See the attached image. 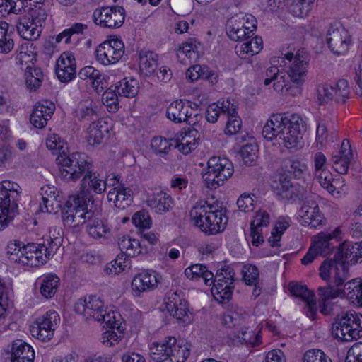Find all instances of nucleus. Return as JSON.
<instances>
[{"label": "nucleus", "mask_w": 362, "mask_h": 362, "mask_svg": "<svg viewBox=\"0 0 362 362\" xmlns=\"http://www.w3.org/2000/svg\"><path fill=\"white\" fill-rule=\"evenodd\" d=\"M284 59L289 62L287 74L293 83L296 84V88H300L305 81L308 59L306 53L303 51H298L296 54L288 52Z\"/></svg>", "instance_id": "nucleus-12"}, {"label": "nucleus", "mask_w": 362, "mask_h": 362, "mask_svg": "<svg viewBox=\"0 0 362 362\" xmlns=\"http://www.w3.org/2000/svg\"><path fill=\"white\" fill-rule=\"evenodd\" d=\"M289 290L292 295L301 298L305 302L313 300L315 293L309 290L305 286L292 282L289 284Z\"/></svg>", "instance_id": "nucleus-52"}, {"label": "nucleus", "mask_w": 362, "mask_h": 362, "mask_svg": "<svg viewBox=\"0 0 362 362\" xmlns=\"http://www.w3.org/2000/svg\"><path fill=\"white\" fill-rule=\"evenodd\" d=\"M132 223L136 227L149 228L152 221L148 214L145 211H139L135 213L132 217Z\"/></svg>", "instance_id": "nucleus-64"}, {"label": "nucleus", "mask_w": 362, "mask_h": 362, "mask_svg": "<svg viewBox=\"0 0 362 362\" xmlns=\"http://www.w3.org/2000/svg\"><path fill=\"white\" fill-rule=\"evenodd\" d=\"M124 53V44L120 38L113 37L101 43L95 50L96 59L107 66L117 63Z\"/></svg>", "instance_id": "nucleus-13"}, {"label": "nucleus", "mask_w": 362, "mask_h": 362, "mask_svg": "<svg viewBox=\"0 0 362 362\" xmlns=\"http://www.w3.org/2000/svg\"><path fill=\"white\" fill-rule=\"evenodd\" d=\"M172 144L170 142L163 137L154 138L151 141V147L154 152L160 156H164L170 149Z\"/></svg>", "instance_id": "nucleus-59"}, {"label": "nucleus", "mask_w": 362, "mask_h": 362, "mask_svg": "<svg viewBox=\"0 0 362 362\" xmlns=\"http://www.w3.org/2000/svg\"><path fill=\"white\" fill-rule=\"evenodd\" d=\"M278 194L286 200L296 201L303 196V189L299 185H295L286 177L280 180Z\"/></svg>", "instance_id": "nucleus-35"}, {"label": "nucleus", "mask_w": 362, "mask_h": 362, "mask_svg": "<svg viewBox=\"0 0 362 362\" xmlns=\"http://www.w3.org/2000/svg\"><path fill=\"white\" fill-rule=\"evenodd\" d=\"M316 176L320 185L329 194L333 196L335 194H340V189L344 186V182L342 177L334 179L333 175L328 170H321L320 173L316 174Z\"/></svg>", "instance_id": "nucleus-31"}, {"label": "nucleus", "mask_w": 362, "mask_h": 362, "mask_svg": "<svg viewBox=\"0 0 362 362\" xmlns=\"http://www.w3.org/2000/svg\"><path fill=\"white\" fill-rule=\"evenodd\" d=\"M198 131L195 128L189 127L181 132L180 135L177 137L178 141L177 147L180 152L184 154H188L194 149L197 144V139L196 136Z\"/></svg>", "instance_id": "nucleus-33"}, {"label": "nucleus", "mask_w": 362, "mask_h": 362, "mask_svg": "<svg viewBox=\"0 0 362 362\" xmlns=\"http://www.w3.org/2000/svg\"><path fill=\"white\" fill-rule=\"evenodd\" d=\"M298 216L301 218L303 223L308 225L310 228L317 229L318 227L325 225L326 223V219L320 210L315 196L305 198L298 211Z\"/></svg>", "instance_id": "nucleus-16"}, {"label": "nucleus", "mask_w": 362, "mask_h": 362, "mask_svg": "<svg viewBox=\"0 0 362 362\" xmlns=\"http://www.w3.org/2000/svg\"><path fill=\"white\" fill-rule=\"evenodd\" d=\"M110 127L103 119L93 121L87 129V141L90 146L100 144L104 138L108 134Z\"/></svg>", "instance_id": "nucleus-27"}, {"label": "nucleus", "mask_w": 362, "mask_h": 362, "mask_svg": "<svg viewBox=\"0 0 362 362\" xmlns=\"http://www.w3.org/2000/svg\"><path fill=\"white\" fill-rule=\"evenodd\" d=\"M95 103L89 98L81 100L75 111L76 117L81 122L91 121L98 119Z\"/></svg>", "instance_id": "nucleus-37"}, {"label": "nucleus", "mask_w": 362, "mask_h": 362, "mask_svg": "<svg viewBox=\"0 0 362 362\" xmlns=\"http://www.w3.org/2000/svg\"><path fill=\"white\" fill-rule=\"evenodd\" d=\"M185 275L192 280L202 279L206 286H213L211 293L217 301L224 303L229 301L234 290L235 271L230 266L218 269L214 276L207 267L195 264L185 270Z\"/></svg>", "instance_id": "nucleus-2"}, {"label": "nucleus", "mask_w": 362, "mask_h": 362, "mask_svg": "<svg viewBox=\"0 0 362 362\" xmlns=\"http://www.w3.org/2000/svg\"><path fill=\"white\" fill-rule=\"evenodd\" d=\"M140 88H141V87L136 78L133 77H125L115 83L113 90H134V89L139 90ZM109 90H112L111 88H110Z\"/></svg>", "instance_id": "nucleus-60"}, {"label": "nucleus", "mask_w": 362, "mask_h": 362, "mask_svg": "<svg viewBox=\"0 0 362 362\" xmlns=\"http://www.w3.org/2000/svg\"><path fill=\"white\" fill-rule=\"evenodd\" d=\"M22 189L10 180L0 182V231L6 228L18 214V201Z\"/></svg>", "instance_id": "nucleus-7"}, {"label": "nucleus", "mask_w": 362, "mask_h": 362, "mask_svg": "<svg viewBox=\"0 0 362 362\" xmlns=\"http://www.w3.org/2000/svg\"><path fill=\"white\" fill-rule=\"evenodd\" d=\"M56 162L59 166L60 177L66 182L77 181L93 167L91 159L79 152L66 154L63 151L57 157Z\"/></svg>", "instance_id": "nucleus-5"}, {"label": "nucleus", "mask_w": 362, "mask_h": 362, "mask_svg": "<svg viewBox=\"0 0 362 362\" xmlns=\"http://www.w3.org/2000/svg\"><path fill=\"white\" fill-rule=\"evenodd\" d=\"M330 278V283L327 286H320L318 288L320 300L325 302L327 300L334 299L337 296H346L349 290L346 289V286L349 283L344 282L340 285H337L334 281V279L329 276L326 280Z\"/></svg>", "instance_id": "nucleus-32"}, {"label": "nucleus", "mask_w": 362, "mask_h": 362, "mask_svg": "<svg viewBox=\"0 0 362 362\" xmlns=\"http://www.w3.org/2000/svg\"><path fill=\"white\" fill-rule=\"evenodd\" d=\"M25 84L28 88L36 90L45 81V76L40 68L28 66L25 72Z\"/></svg>", "instance_id": "nucleus-42"}, {"label": "nucleus", "mask_w": 362, "mask_h": 362, "mask_svg": "<svg viewBox=\"0 0 362 362\" xmlns=\"http://www.w3.org/2000/svg\"><path fill=\"white\" fill-rule=\"evenodd\" d=\"M60 318L56 311L47 312L45 315L38 317L30 327V332L33 337L45 341L52 338Z\"/></svg>", "instance_id": "nucleus-15"}, {"label": "nucleus", "mask_w": 362, "mask_h": 362, "mask_svg": "<svg viewBox=\"0 0 362 362\" xmlns=\"http://www.w3.org/2000/svg\"><path fill=\"white\" fill-rule=\"evenodd\" d=\"M280 57H274L272 59L271 63L273 64L268 68L266 71V78L264 81V85L267 86L273 82V87L275 90H283L285 84L284 81V76H280L279 70L277 67V64L279 62ZM283 61L284 59L281 58Z\"/></svg>", "instance_id": "nucleus-36"}, {"label": "nucleus", "mask_w": 362, "mask_h": 362, "mask_svg": "<svg viewBox=\"0 0 362 362\" xmlns=\"http://www.w3.org/2000/svg\"><path fill=\"white\" fill-rule=\"evenodd\" d=\"M362 259L361 243L344 241L336 250L333 258L325 259L320 267V276L327 279L329 276L337 285L349 278V265L354 264Z\"/></svg>", "instance_id": "nucleus-3"}, {"label": "nucleus", "mask_w": 362, "mask_h": 362, "mask_svg": "<svg viewBox=\"0 0 362 362\" xmlns=\"http://www.w3.org/2000/svg\"><path fill=\"white\" fill-rule=\"evenodd\" d=\"M86 231L95 240H105L111 234V228L107 221L95 211L86 223Z\"/></svg>", "instance_id": "nucleus-23"}, {"label": "nucleus", "mask_w": 362, "mask_h": 362, "mask_svg": "<svg viewBox=\"0 0 362 362\" xmlns=\"http://www.w3.org/2000/svg\"><path fill=\"white\" fill-rule=\"evenodd\" d=\"M234 173L233 164L226 158L213 156L207 162L202 172V178L206 187L216 189L230 178Z\"/></svg>", "instance_id": "nucleus-9"}, {"label": "nucleus", "mask_w": 362, "mask_h": 362, "mask_svg": "<svg viewBox=\"0 0 362 362\" xmlns=\"http://www.w3.org/2000/svg\"><path fill=\"white\" fill-rule=\"evenodd\" d=\"M75 311L83 315L86 320H97L105 312L103 302L95 296H90L88 299L79 300L74 306Z\"/></svg>", "instance_id": "nucleus-18"}, {"label": "nucleus", "mask_w": 362, "mask_h": 362, "mask_svg": "<svg viewBox=\"0 0 362 362\" xmlns=\"http://www.w3.org/2000/svg\"><path fill=\"white\" fill-rule=\"evenodd\" d=\"M8 30V24L4 21L0 22V53L6 54L13 48V40Z\"/></svg>", "instance_id": "nucleus-48"}, {"label": "nucleus", "mask_w": 362, "mask_h": 362, "mask_svg": "<svg viewBox=\"0 0 362 362\" xmlns=\"http://www.w3.org/2000/svg\"><path fill=\"white\" fill-rule=\"evenodd\" d=\"M92 196L78 194L70 198L65 204L62 211V220L69 226H78L86 223L93 213Z\"/></svg>", "instance_id": "nucleus-6"}, {"label": "nucleus", "mask_w": 362, "mask_h": 362, "mask_svg": "<svg viewBox=\"0 0 362 362\" xmlns=\"http://www.w3.org/2000/svg\"><path fill=\"white\" fill-rule=\"evenodd\" d=\"M192 110L189 102L183 100H177L172 102L166 110V117L174 123L187 122L193 125L195 122L192 119Z\"/></svg>", "instance_id": "nucleus-19"}, {"label": "nucleus", "mask_w": 362, "mask_h": 362, "mask_svg": "<svg viewBox=\"0 0 362 362\" xmlns=\"http://www.w3.org/2000/svg\"><path fill=\"white\" fill-rule=\"evenodd\" d=\"M243 279L247 285L258 284L259 281V272L257 266L246 264L242 269Z\"/></svg>", "instance_id": "nucleus-54"}, {"label": "nucleus", "mask_w": 362, "mask_h": 362, "mask_svg": "<svg viewBox=\"0 0 362 362\" xmlns=\"http://www.w3.org/2000/svg\"><path fill=\"white\" fill-rule=\"evenodd\" d=\"M285 167L288 173L298 179L307 170L306 165L298 160H288Z\"/></svg>", "instance_id": "nucleus-58"}, {"label": "nucleus", "mask_w": 362, "mask_h": 362, "mask_svg": "<svg viewBox=\"0 0 362 362\" xmlns=\"http://www.w3.org/2000/svg\"><path fill=\"white\" fill-rule=\"evenodd\" d=\"M351 158L339 155L332 156V167L339 174H346L348 171Z\"/></svg>", "instance_id": "nucleus-63"}, {"label": "nucleus", "mask_w": 362, "mask_h": 362, "mask_svg": "<svg viewBox=\"0 0 362 362\" xmlns=\"http://www.w3.org/2000/svg\"><path fill=\"white\" fill-rule=\"evenodd\" d=\"M289 222L283 217L278 219L275 227L273 228L271 236L268 238V242L272 247L278 245V243L281 238L284 232L288 228Z\"/></svg>", "instance_id": "nucleus-49"}, {"label": "nucleus", "mask_w": 362, "mask_h": 362, "mask_svg": "<svg viewBox=\"0 0 362 362\" xmlns=\"http://www.w3.org/2000/svg\"><path fill=\"white\" fill-rule=\"evenodd\" d=\"M55 110L54 104L48 100L37 103L30 117V123L36 128L42 129L51 119Z\"/></svg>", "instance_id": "nucleus-22"}, {"label": "nucleus", "mask_w": 362, "mask_h": 362, "mask_svg": "<svg viewBox=\"0 0 362 362\" xmlns=\"http://www.w3.org/2000/svg\"><path fill=\"white\" fill-rule=\"evenodd\" d=\"M303 360V362H332L331 358L320 349L307 351Z\"/></svg>", "instance_id": "nucleus-61"}, {"label": "nucleus", "mask_w": 362, "mask_h": 362, "mask_svg": "<svg viewBox=\"0 0 362 362\" xmlns=\"http://www.w3.org/2000/svg\"><path fill=\"white\" fill-rule=\"evenodd\" d=\"M159 274L155 271H144L136 274L132 281V288L134 296L151 291L158 286Z\"/></svg>", "instance_id": "nucleus-20"}, {"label": "nucleus", "mask_w": 362, "mask_h": 362, "mask_svg": "<svg viewBox=\"0 0 362 362\" xmlns=\"http://www.w3.org/2000/svg\"><path fill=\"white\" fill-rule=\"evenodd\" d=\"M257 152L256 144H247L241 147L239 153L244 163L251 165L257 158Z\"/></svg>", "instance_id": "nucleus-55"}, {"label": "nucleus", "mask_w": 362, "mask_h": 362, "mask_svg": "<svg viewBox=\"0 0 362 362\" xmlns=\"http://www.w3.org/2000/svg\"><path fill=\"white\" fill-rule=\"evenodd\" d=\"M158 66V55L150 51H141L139 52L140 71L148 76L153 74Z\"/></svg>", "instance_id": "nucleus-41"}, {"label": "nucleus", "mask_w": 362, "mask_h": 362, "mask_svg": "<svg viewBox=\"0 0 362 362\" xmlns=\"http://www.w3.org/2000/svg\"><path fill=\"white\" fill-rule=\"evenodd\" d=\"M76 69L74 56L64 52L57 62L55 71L61 82L67 83L75 77Z\"/></svg>", "instance_id": "nucleus-25"}, {"label": "nucleus", "mask_w": 362, "mask_h": 362, "mask_svg": "<svg viewBox=\"0 0 362 362\" xmlns=\"http://www.w3.org/2000/svg\"><path fill=\"white\" fill-rule=\"evenodd\" d=\"M78 76L81 79L86 80V83L90 84L95 90H103L106 88L103 86L104 77L93 66H88L81 69Z\"/></svg>", "instance_id": "nucleus-38"}, {"label": "nucleus", "mask_w": 362, "mask_h": 362, "mask_svg": "<svg viewBox=\"0 0 362 362\" xmlns=\"http://www.w3.org/2000/svg\"><path fill=\"white\" fill-rule=\"evenodd\" d=\"M124 257L123 255H117V258L107 264L105 268V273L107 275L110 274H118L127 267V258Z\"/></svg>", "instance_id": "nucleus-56"}, {"label": "nucleus", "mask_w": 362, "mask_h": 362, "mask_svg": "<svg viewBox=\"0 0 362 362\" xmlns=\"http://www.w3.org/2000/svg\"><path fill=\"white\" fill-rule=\"evenodd\" d=\"M175 337H168L162 342H153L150 347V355L156 362H164L169 359L170 346L173 345Z\"/></svg>", "instance_id": "nucleus-34"}, {"label": "nucleus", "mask_w": 362, "mask_h": 362, "mask_svg": "<svg viewBox=\"0 0 362 362\" xmlns=\"http://www.w3.org/2000/svg\"><path fill=\"white\" fill-rule=\"evenodd\" d=\"M233 337L241 343H250L253 346L259 344L258 334H255L252 332H247V329L241 328L235 331Z\"/></svg>", "instance_id": "nucleus-57"}, {"label": "nucleus", "mask_w": 362, "mask_h": 362, "mask_svg": "<svg viewBox=\"0 0 362 362\" xmlns=\"http://www.w3.org/2000/svg\"><path fill=\"white\" fill-rule=\"evenodd\" d=\"M228 103L227 107V123L226 127V134L233 135L239 132L242 127V120L240 117L238 116L235 108L233 107V105L230 107V102L226 101Z\"/></svg>", "instance_id": "nucleus-46"}, {"label": "nucleus", "mask_w": 362, "mask_h": 362, "mask_svg": "<svg viewBox=\"0 0 362 362\" xmlns=\"http://www.w3.org/2000/svg\"><path fill=\"white\" fill-rule=\"evenodd\" d=\"M46 18V11L41 6L30 8L18 18L16 24L17 31L23 39L35 40L41 34Z\"/></svg>", "instance_id": "nucleus-10"}, {"label": "nucleus", "mask_w": 362, "mask_h": 362, "mask_svg": "<svg viewBox=\"0 0 362 362\" xmlns=\"http://www.w3.org/2000/svg\"><path fill=\"white\" fill-rule=\"evenodd\" d=\"M39 245L37 243H29L23 245L22 256H19V261L24 264L31 267H38L44 264L49 259L47 255L42 256L40 252H37Z\"/></svg>", "instance_id": "nucleus-29"}, {"label": "nucleus", "mask_w": 362, "mask_h": 362, "mask_svg": "<svg viewBox=\"0 0 362 362\" xmlns=\"http://www.w3.org/2000/svg\"><path fill=\"white\" fill-rule=\"evenodd\" d=\"M270 222V216L263 210H259L256 212L254 219L251 221L250 228L262 230L263 227H267Z\"/></svg>", "instance_id": "nucleus-62"}, {"label": "nucleus", "mask_w": 362, "mask_h": 362, "mask_svg": "<svg viewBox=\"0 0 362 362\" xmlns=\"http://www.w3.org/2000/svg\"><path fill=\"white\" fill-rule=\"evenodd\" d=\"M339 234V229H335L332 233L321 232L315 237L313 245L310 247L308 251L301 259L304 265H308L313 262L318 256L325 257L329 255L332 248L331 241L338 237Z\"/></svg>", "instance_id": "nucleus-14"}, {"label": "nucleus", "mask_w": 362, "mask_h": 362, "mask_svg": "<svg viewBox=\"0 0 362 362\" xmlns=\"http://www.w3.org/2000/svg\"><path fill=\"white\" fill-rule=\"evenodd\" d=\"M87 29V24L74 23L57 35L55 38L56 42L59 43L64 39V42L66 44H69L71 42V38L72 36L84 35Z\"/></svg>", "instance_id": "nucleus-47"}, {"label": "nucleus", "mask_w": 362, "mask_h": 362, "mask_svg": "<svg viewBox=\"0 0 362 362\" xmlns=\"http://www.w3.org/2000/svg\"><path fill=\"white\" fill-rule=\"evenodd\" d=\"M190 354V345L184 341L177 342L175 338L173 345L170 346L169 360L171 362H185Z\"/></svg>", "instance_id": "nucleus-44"}, {"label": "nucleus", "mask_w": 362, "mask_h": 362, "mask_svg": "<svg viewBox=\"0 0 362 362\" xmlns=\"http://www.w3.org/2000/svg\"><path fill=\"white\" fill-rule=\"evenodd\" d=\"M171 196L160 191L153 193L147 199L148 206L157 214H164L169 211L173 206Z\"/></svg>", "instance_id": "nucleus-30"}, {"label": "nucleus", "mask_w": 362, "mask_h": 362, "mask_svg": "<svg viewBox=\"0 0 362 362\" xmlns=\"http://www.w3.org/2000/svg\"><path fill=\"white\" fill-rule=\"evenodd\" d=\"M8 358L11 362H33L35 352L33 347L21 339H16L8 346Z\"/></svg>", "instance_id": "nucleus-21"}, {"label": "nucleus", "mask_w": 362, "mask_h": 362, "mask_svg": "<svg viewBox=\"0 0 362 362\" xmlns=\"http://www.w3.org/2000/svg\"><path fill=\"white\" fill-rule=\"evenodd\" d=\"M125 19V10L122 6H112L97 8L93 13V21L95 25L115 29L120 28Z\"/></svg>", "instance_id": "nucleus-11"}, {"label": "nucleus", "mask_w": 362, "mask_h": 362, "mask_svg": "<svg viewBox=\"0 0 362 362\" xmlns=\"http://www.w3.org/2000/svg\"><path fill=\"white\" fill-rule=\"evenodd\" d=\"M107 182L99 177L98 175L93 171V168H90L84 175L81 183V190L78 194L91 196L90 192L96 194H102L106 189Z\"/></svg>", "instance_id": "nucleus-24"}, {"label": "nucleus", "mask_w": 362, "mask_h": 362, "mask_svg": "<svg viewBox=\"0 0 362 362\" xmlns=\"http://www.w3.org/2000/svg\"><path fill=\"white\" fill-rule=\"evenodd\" d=\"M189 216L193 223L206 235L223 231L228 222L226 209L218 202L209 204L199 199L192 208Z\"/></svg>", "instance_id": "nucleus-4"}, {"label": "nucleus", "mask_w": 362, "mask_h": 362, "mask_svg": "<svg viewBox=\"0 0 362 362\" xmlns=\"http://www.w3.org/2000/svg\"><path fill=\"white\" fill-rule=\"evenodd\" d=\"M118 246L124 257H135L142 252L141 243L139 240L123 236L118 240Z\"/></svg>", "instance_id": "nucleus-40"}, {"label": "nucleus", "mask_w": 362, "mask_h": 362, "mask_svg": "<svg viewBox=\"0 0 362 362\" xmlns=\"http://www.w3.org/2000/svg\"><path fill=\"white\" fill-rule=\"evenodd\" d=\"M244 21H236L233 18L228 20L226 25L228 36L234 41H243L249 39L252 33L244 27Z\"/></svg>", "instance_id": "nucleus-39"}, {"label": "nucleus", "mask_w": 362, "mask_h": 362, "mask_svg": "<svg viewBox=\"0 0 362 362\" xmlns=\"http://www.w3.org/2000/svg\"><path fill=\"white\" fill-rule=\"evenodd\" d=\"M306 131V124L297 114L272 115L263 127L262 135L268 141H276L288 148L298 145Z\"/></svg>", "instance_id": "nucleus-1"}, {"label": "nucleus", "mask_w": 362, "mask_h": 362, "mask_svg": "<svg viewBox=\"0 0 362 362\" xmlns=\"http://www.w3.org/2000/svg\"><path fill=\"white\" fill-rule=\"evenodd\" d=\"M327 42L331 51L337 55L344 54L351 44L347 30L339 23L331 25L327 33Z\"/></svg>", "instance_id": "nucleus-17"}, {"label": "nucleus", "mask_w": 362, "mask_h": 362, "mask_svg": "<svg viewBox=\"0 0 362 362\" xmlns=\"http://www.w3.org/2000/svg\"><path fill=\"white\" fill-rule=\"evenodd\" d=\"M165 308L170 314L178 321L185 322L189 311L186 302L177 293H172L165 301Z\"/></svg>", "instance_id": "nucleus-28"}, {"label": "nucleus", "mask_w": 362, "mask_h": 362, "mask_svg": "<svg viewBox=\"0 0 362 362\" xmlns=\"http://www.w3.org/2000/svg\"><path fill=\"white\" fill-rule=\"evenodd\" d=\"M345 288L349 290V292L346 293L347 298L353 302L356 301L360 305H362V281L357 282L356 280L349 281Z\"/></svg>", "instance_id": "nucleus-53"}, {"label": "nucleus", "mask_w": 362, "mask_h": 362, "mask_svg": "<svg viewBox=\"0 0 362 362\" xmlns=\"http://www.w3.org/2000/svg\"><path fill=\"white\" fill-rule=\"evenodd\" d=\"M59 278L50 273L42 276L40 291L45 298H52L57 293L59 284Z\"/></svg>", "instance_id": "nucleus-43"}, {"label": "nucleus", "mask_w": 362, "mask_h": 362, "mask_svg": "<svg viewBox=\"0 0 362 362\" xmlns=\"http://www.w3.org/2000/svg\"><path fill=\"white\" fill-rule=\"evenodd\" d=\"M245 40V42L235 47L236 52H239L240 55L247 54L253 56L258 54L263 47V40L259 36Z\"/></svg>", "instance_id": "nucleus-45"}, {"label": "nucleus", "mask_w": 362, "mask_h": 362, "mask_svg": "<svg viewBox=\"0 0 362 362\" xmlns=\"http://www.w3.org/2000/svg\"><path fill=\"white\" fill-rule=\"evenodd\" d=\"M332 332L341 341H351L362 337V314L347 312L338 315L332 323Z\"/></svg>", "instance_id": "nucleus-8"}, {"label": "nucleus", "mask_w": 362, "mask_h": 362, "mask_svg": "<svg viewBox=\"0 0 362 362\" xmlns=\"http://www.w3.org/2000/svg\"><path fill=\"white\" fill-rule=\"evenodd\" d=\"M227 107L228 103L226 102H223L221 106L216 103L209 105L205 112V117L207 122L212 124L216 122L221 114L226 115Z\"/></svg>", "instance_id": "nucleus-50"}, {"label": "nucleus", "mask_w": 362, "mask_h": 362, "mask_svg": "<svg viewBox=\"0 0 362 362\" xmlns=\"http://www.w3.org/2000/svg\"><path fill=\"white\" fill-rule=\"evenodd\" d=\"M107 199L112 202L119 209H125L133 202V192L132 189L126 187L124 185H118L107 194Z\"/></svg>", "instance_id": "nucleus-26"}, {"label": "nucleus", "mask_w": 362, "mask_h": 362, "mask_svg": "<svg viewBox=\"0 0 362 362\" xmlns=\"http://www.w3.org/2000/svg\"><path fill=\"white\" fill-rule=\"evenodd\" d=\"M33 40H27L20 48V59L25 62H33L36 60L37 48L34 45Z\"/></svg>", "instance_id": "nucleus-51"}]
</instances>
